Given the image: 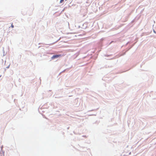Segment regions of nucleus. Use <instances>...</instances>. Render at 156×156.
Segmentation results:
<instances>
[{"mask_svg": "<svg viewBox=\"0 0 156 156\" xmlns=\"http://www.w3.org/2000/svg\"><path fill=\"white\" fill-rule=\"evenodd\" d=\"M153 31L154 33L156 34V32L154 30Z\"/></svg>", "mask_w": 156, "mask_h": 156, "instance_id": "obj_5", "label": "nucleus"}, {"mask_svg": "<svg viewBox=\"0 0 156 156\" xmlns=\"http://www.w3.org/2000/svg\"><path fill=\"white\" fill-rule=\"evenodd\" d=\"M61 56L60 55H53L51 57V58L52 59H54L56 58H57Z\"/></svg>", "mask_w": 156, "mask_h": 156, "instance_id": "obj_1", "label": "nucleus"}, {"mask_svg": "<svg viewBox=\"0 0 156 156\" xmlns=\"http://www.w3.org/2000/svg\"><path fill=\"white\" fill-rule=\"evenodd\" d=\"M60 38L59 39H58V40H57L56 42H57L58 41H59L60 40Z\"/></svg>", "mask_w": 156, "mask_h": 156, "instance_id": "obj_7", "label": "nucleus"}, {"mask_svg": "<svg viewBox=\"0 0 156 156\" xmlns=\"http://www.w3.org/2000/svg\"><path fill=\"white\" fill-rule=\"evenodd\" d=\"M66 1L67 0H65Z\"/></svg>", "mask_w": 156, "mask_h": 156, "instance_id": "obj_12", "label": "nucleus"}, {"mask_svg": "<svg viewBox=\"0 0 156 156\" xmlns=\"http://www.w3.org/2000/svg\"><path fill=\"white\" fill-rule=\"evenodd\" d=\"M0 156H2V154L1 153H0Z\"/></svg>", "mask_w": 156, "mask_h": 156, "instance_id": "obj_9", "label": "nucleus"}, {"mask_svg": "<svg viewBox=\"0 0 156 156\" xmlns=\"http://www.w3.org/2000/svg\"><path fill=\"white\" fill-rule=\"evenodd\" d=\"M104 39L103 38H101V41H102L103 40H104Z\"/></svg>", "mask_w": 156, "mask_h": 156, "instance_id": "obj_8", "label": "nucleus"}, {"mask_svg": "<svg viewBox=\"0 0 156 156\" xmlns=\"http://www.w3.org/2000/svg\"><path fill=\"white\" fill-rule=\"evenodd\" d=\"M9 66H8L6 68L7 69L9 68Z\"/></svg>", "mask_w": 156, "mask_h": 156, "instance_id": "obj_6", "label": "nucleus"}, {"mask_svg": "<svg viewBox=\"0 0 156 156\" xmlns=\"http://www.w3.org/2000/svg\"><path fill=\"white\" fill-rule=\"evenodd\" d=\"M113 42V41H112L111 42V43H110V44L111 43H112V42Z\"/></svg>", "mask_w": 156, "mask_h": 156, "instance_id": "obj_10", "label": "nucleus"}, {"mask_svg": "<svg viewBox=\"0 0 156 156\" xmlns=\"http://www.w3.org/2000/svg\"><path fill=\"white\" fill-rule=\"evenodd\" d=\"M11 27L12 28L14 27V26L12 25V24H11Z\"/></svg>", "mask_w": 156, "mask_h": 156, "instance_id": "obj_4", "label": "nucleus"}, {"mask_svg": "<svg viewBox=\"0 0 156 156\" xmlns=\"http://www.w3.org/2000/svg\"><path fill=\"white\" fill-rule=\"evenodd\" d=\"M64 0H60V3H62Z\"/></svg>", "mask_w": 156, "mask_h": 156, "instance_id": "obj_3", "label": "nucleus"}, {"mask_svg": "<svg viewBox=\"0 0 156 156\" xmlns=\"http://www.w3.org/2000/svg\"><path fill=\"white\" fill-rule=\"evenodd\" d=\"M1 76H0V77H1Z\"/></svg>", "mask_w": 156, "mask_h": 156, "instance_id": "obj_11", "label": "nucleus"}, {"mask_svg": "<svg viewBox=\"0 0 156 156\" xmlns=\"http://www.w3.org/2000/svg\"><path fill=\"white\" fill-rule=\"evenodd\" d=\"M5 55V52L4 51V50H3V56H4Z\"/></svg>", "mask_w": 156, "mask_h": 156, "instance_id": "obj_2", "label": "nucleus"}]
</instances>
